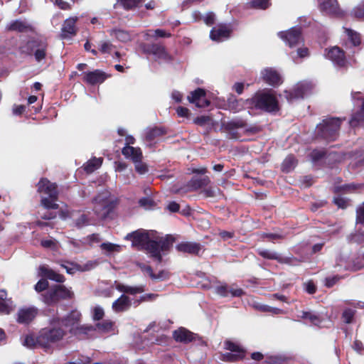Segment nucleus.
I'll list each match as a JSON object with an SVG mask.
<instances>
[{"instance_id":"obj_1","label":"nucleus","mask_w":364,"mask_h":364,"mask_svg":"<svg viewBox=\"0 0 364 364\" xmlns=\"http://www.w3.org/2000/svg\"><path fill=\"white\" fill-rule=\"evenodd\" d=\"M66 335L67 331L58 324V318L53 317L49 320V326L38 332L39 346L46 352L52 350Z\"/></svg>"},{"instance_id":"obj_2","label":"nucleus","mask_w":364,"mask_h":364,"mask_svg":"<svg viewBox=\"0 0 364 364\" xmlns=\"http://www.w3.org/2000/svg\"><path fill=\"white\" fill-rule=\"evenodd\" d=\"M36 186L39 193L48 196V197H41V205L48 210H58L59 208V205L56 203L59 195L58 185L47 178H41Z\"/></svg>"},{"instance_id":"obj_3","label":"nucleus","mask_w":364,"mask_h":364,"mask_svg":"<svg viewBox=\"0 0 364 364\" xmlns=\"http://www.w3.org/2000/svg\"><path fill=\"white\" fill-rule=\"evenodd\" d=\"M342 122L343 119L339 117H328L323 119L316 126V133L317 137L327 141H336L339 136Z\"/></svg>"},{"instance_id":"obj_4","label":"nucleus","mask_w":364,"mask_h":364,"mask_svg":"<svg viewBox=\"0 0 364 364\" xmlns=\"http://www.w3.org/2000/svg\"><path fill=\"white\" fill-rule=\"evenodd\" d=\"M41 296L46 305L55 306L60 301L72 299L74 293L63 284H54Z\"/></svg>"},{"instance_id":"obj_5","label":"nucleus","mask_w":364,"mask_h":364,"mask_svg":"<svg viewBox=\"0 0 364 364\" xmlns=\"http://www.w3.org/2000/svg\"><path fill=\"white\" fill-rule=\"evenodd\" d=\"M93 211L97 218L105 220L115 208V203L110 199L108 192H102L92 199Z\"/></svg>"},{"instance_id":"obj_6","label":"nucleus","mask_w":364,"mask_h":364,"mask_svg":"<svg viewBox=\"0 0 364 364\" xmlns=\"http://www.w3.org/2000/svg\"><path fill=\"white\" fill-rule=\"evenodd\" d=\"M253 103L256 108L268 112L279 110L278 100L272 94L263 92L257 94L253 98Z\"/></svg>"},{"instance_id":"obj_7","label":"nucleus","mask_w":364,"mask_h":364,"mask_svg":"<svg viewBox=\"0 0 364 364\" xmlns=\"http://www.w3.org/2000/svg\"><path fill=\"white\" fill-rule=\"evenodd\" d=\"M141 48L144 53L153 55L156 59L169 61L172 60L171 56L167 52L164 46L160 43H146L141 44Z\"/></svg>"},{"instance_id":"obj_8","label":"nucleus","mask_w":364,"mask_h":364,"mask_svg":"<svg viewBox=\"0 0 364 364\" xmlns=\"http://www.w3.org/2000/svg\"><path fill=\"white\" fill-rule=\"evenodd\" d=\"M278 36L290 48L295 47L304 41L300 27H292L287 31H280Z\"/></svg>"},{"instance_id":"obj_9","label":"nucleus","mask_w":364,"mask_h":364,"mask_svg":"<svg viewBox=\"0 0 364 364\" xmlns=\"http://www.w3.org/2000/svg\"><path fill=\"white\" fill-rule=\"evenodd\" d=\"M150 238L149 232L144 229H138L124 237V240L132 241V247L138 250H141Z\"/></svg>"},{"instance_id":"obj_10","label":"nucleus","mask_w":364,"mask_h":364,"mask_svg":"<svg viewBox=\"0 0 364 364\" xmlns=\"http://www.w3.org/2000/svg\"><path fill=\"white\" fill-rule=\"evenodd\" d=\"M53 318H58V324L68 328V332L70 333V329H75L80 323L82 314L79 311L75 309L63 317L54 316Z\"/></svg>"},{"instance_id":"obj_11","label":"nucleus","mask_w":364,"mask_h":364,"mask_svg":"<svg viewBox=\"0 0 364 364\" xmlns=\"http://www.w3.org/2000/svg\"><path fill=\"white\" fill-rule=\"evenodd\" d=\"M324 55L327 59L331 60L340 68H343L346 65V53L342 48L337 46L326 48Z\"/></svg>"},{"instance_id":"obj_12","label":"nucleus","mask_w":364,"mask_h":364,"mask_svg":"<svg viewBox=\"0 0 364 364\" xmlns=\"http://www.w3.org/2000/svg\"><path fill=\"white\" fill-rule=\"evenodd\" d=\"M38 309L35 306H23L20 308L16 314V322L23 324H30L38 316Z\"/></svg>"},{"instance_id":"obj_13","label":"nucleus","mask_w":364,"mask_h":364,"mask_svg":"<svg viewBox=\"0 0 364 364\" xmlns=\"http://www.w3.org/2000/svg\"><path fill=\"white\" fill-rule=\"evenodd\" d=\"M109 75L103 70L97 69L93 71L85 72L83 73L82 81L90 85H95L103 83L107 78L110 77Z\"/></svg>"},{"instance_id":"obj_14","label":"nucleus","mask_w":364,"mask_h":364,"mask_svg":"<svg viewBox=\"0 0 364 364\" xmlns=\"http://www.w3.org/2000/svg\"><path fill=\"white\" fill-rule=\"evenodd\" d=\"M206 91L203 88L198 87L195 90L190 92L188 96L189 102L195 104L196 107L200 108L207 107L210 105V100L205 98Z\"/></svg>"},{"instance_id":"obj_15","label":"nucleus","mask_w":364,"mask_h":364,"mask_svg":"<svg viewBox=\"0 0 364 364\" xmlns=\"http://www.w3.org/2000/svg\"><path fill=\"white\" fill-rule=\"evenodd\" d=\"M78 18L77 16L70 17L65 19L62 25L60 38L62 39L71 38L76 36L77 33V28L76 22Z\"/></svg>"},{"instance_id":"obj_16","label":"nucleus","mask_w":364,"mask_h":364,"mask_svg":"<svg viewBox=\"0 0 364 364\" xmlns=\"http://www.w3.org/2000/svg\"><path fill=\"white\" fill-rule=\"evenodd\" d=\"M364 190V183H350L333 186L335 194L360 193Z\"/></svg>"},{"instance_id":"obj_17","label":"nucleus","mask_w":364,"mask_h":364,"mask_svg":"<svg viewBox=\"0 0 364 364\" xmlns=\"http://www.w3.org/2000/svg\"><path fill=\"white\" fill-rule=\"evenodd\" d=\"M257 252L264 259L276 260L281 264H292L293 261H298L295 257H282L277 252L265 249L259 248Z\"/></svg>"},{"instance_id":"obj_18","label":"nucleus","mask_w":364,"mask_h":364,"mask_svg":"<svg viewBox=\"0 0 364 364\" xmlns=\"http://www.w3.org/2000/svg\"><path fill=\"white\" fill-rule=\"evenodd\" d=\"M95 332V327L91 324H79L75 329H70V334L79 340L89 339Z\"/></svg>"},{"instance_id":"obj_19","label":"nucleus","mask_w":364,"mask_h":364,"mask_svg":"<svg viewBox=\"0 0 364 364\" xmlns=\"http://www.w3.org/2000/svg\"><path fill=\"white\" fill-rule=\"evenodd\" d=\"M173 338L176 341L182 343H189L198 338V335L190 331L184 327H180L173 331Z\"/></svg>"},{"instance_id":"obj_20","label":"nucleus","mask_w":364,"mask_h":364,"mask_svg":"<svg viewBox=\"0 0 364 364\" xmlns=\"http://www.w3.org/2000/svg\"><path fill=\"white\" fill-rule=\"evenodd\" d=\"M143 247L141 250L146 251L147 254H149L150 257L157 261L158 263L162 262V255L160 253L159 243L158 241L150 238Z\"/></svg>"},{"instance_id":"obj_21","label":"nucleus","mask_w":364,"mask_h":364,"mask_svg":"<svg viewBox=\"0 0 364 364\" xmlns=\"http://www.w3.org/2000/svg\"><path fill=\"white\" fill-rule=\"evenodd\" d=\"M231 30L226 25H220L211 29L210 37L215 41H223L230 37Z\"/></svg>"},{"instance_id":"obj_22","label":"nucleus","mask_w":364,"mask_h":364,"mask_svg":"<svg viewBox=\"0 0 364 364\" xmlns=\"http://www.w3.org/2000/svg\"><path fill=\"white\" fill-rule=\"evenodd\" d=\"M215 293L223 297H227L230 294L232 297H240L244 294L240 288H234L233 286L228 287V284H222L215 287Z\"/></svg>"},{"instance_id":"obj_23","label":"nucleus","mask_w":364,"mask_h":364,"mask_svg":"<svg viewBox=\"0 0 364 364\" xmlns=\"http://www.w3.org/2000/svg\"><path fill=\"white\" fill-rule=\"evenodd\" d=\"M122 154L127 159L132 160L133 163L142 161V151L139 147H133L132 146H125L122 149Z\"/></svg>"},{"instance_id":"obj_24","label":"nucleus","mask_w":364,"mask_h":364,"mask_svg":"<svg viewBox=\"0 0 364 364\" xmlns=\"http://www.w3.org/2000/svg\"><path fill=\"white\" fill-rule=\"evenodd\" d=\"M176 250L183 253L198 255L201 250V245L193 242H183L177 245Z\"/></svg>"},{"instance_id":"obj_25","label":"nucleus","mask_w":364,"mask_h":364,"mask_svg":"<svg viewBox=\"0 0 364 364\" xmlns=\"http://www.w3.org/2000/svg\"><path fill=\"white\" fill-rule=\"evenodd\" d=\"M132 302L129 297L125 294H122L117 300L112 303V309L117 313L124 312L129 309Z\"/></svg>"},{"instance_id":"obj_26","label":"nucleus","mask_w":364,"mask_h":364,"mask_svg":"<svg viewBox=\"0 0 364 364\" xmlns=\"http://www.w3.org/2000/svg\"><path fill=\"white\" fill-rule=\"evenodd\" d=\"M262 77L265 82L272 86H277L282 83L280 75L272 68L265 69L262 72Z\"/></svg>"},{"instance_id":"obj_27","label":"nucleus","mask_w":364,"mask_h":364,"mask_svg":"<svg viewBox=\"0 0 364 364\" xmlns=\"http://www.w3.org/2000/svg\"><path fill=\"white\" fill-rule=\"evenodd\" d=\"M46 41L39 38H33L28 41L23 46H21V51L26 55H33L36 50L41 47Z\"/></svg>"},{"instance_id":"obj_28","label":"nucleus","mask_w":364,"mask_h":364,"mask_svg":"<svg viewBox=\"0 0 364 364\" xmlns=\"http://www.w3.org/2000/svg\"><path fill=\"white\" fill-rule=\"evenodd\" d=\"M319 8L321 11L327 14H336L339 11V5L337 0H321Z\"/></svg>"},{"instance_id":"obj_29","label":"nucleus","mask_w":364,"mask_h":364,"mask_svg":"<svg viewBox=\"0 0 364 364\" xmlns=\"http://www.w3.org/2000/svg\"><path fill=\"white\" fill-rule=\"evenodd\" d=\"M210 183V179L208 176L203 177H193L188 183V186L193 191H197L200 188L206 187Z\"/></svg>"},{"instance_id":"obj_30","label":"nucleus","mask_w":364,"mask_h":364,"mask_svg":"<svg viewBox=\"0 0 364 364\" xmlns=\"http://www.w3.org/2000/svg\"><path fill=\"white\" fill-rule=\"evenodd\" d=\"M40 270L42 275L46 277L48 279L55 281L58 283H63L65 280V278L63 274H60L56 272L55 271L49 269L46 267H41Z\"/></svg>"},{"instance_id":"obj_31","label":"nucleus","mask_w":364,"mask_h":364,"mask_svg":"<svg viewBox=\"0 0 364 364\" xmlns=\"http://www.w3.org/2000/svg\"><path fill=\"white\" fill-rule=\"evenodd\" d=\"M226 109H228L229 111L237 113L241 111L243 109V105L242 103V100H238L237 97L233 95H230L227 100L226 104Z\"/></svg>"},{"instance_id":"obj_32","label":"nucleus","mask_w":364,"mask_h":364,"mask_svg":"<svg viewBox=\"0 0 364 364\" xmlns=\"http://www.w3.org/2000/svg\"><path fill=\"white\" fill-rule=\"evenodd\" d=\"M116 289L120 291L124 294H128L131 295H135L136 294H141L143 293L145 291V286L144 285H139L136 287H131L124 285L123 284H118L116 286Z\"/></svg>"},{"instance_id":"obj_33","label":"nucleus","mask_w":364,"mask_h":364,"mask_svg":"<svg viewBox=\"0 0 364 364\" xmlns=\"http://www.w3.org/2000/svg\"><path fill=\"white\" fill-rule=\"evenodd\" d=\"M300 317L304 320L309 321L311 324L316 326H319L323 321L322 316L319 314L314 313L313 311H303Z\"/></svg>"},{"instance_id":"obj_34","label":"nucleus","mask_w":364,"mask_h":364,"mask_svg":"<svg viewBox=\"0 0 364 364\" xmlns=\"http://www.w3.org/2000/svg\"><path fill=\"white\" fill-rule=\"evenodd\" d=\"M345 33L348 37V41L353 47H358L362 43L361 34L351 28H345Z\"/></svg>"},{"instance_id":"obj_35","label":"nucleus","mask_w":364,"mask_h":364,"mask_svg":"<svg viewBox=\"0 0 364 364\" xmlns=\"http://www.w3.org/2000/svg\"><path fill=\"white\" fill-rule=\"evenodd\" d=\"M102 158L94 157L83 164L82 168L87 173L90 174L98 169L102 164Z\"/></svg>"},{"instance_id":"obj_36","label":"nucleus","mask_w":364,"mask_h":364,"mask_svg":"<svg viewBox=\"0 0 364 364\" xmlns=\"http://www.w3.org/2000/svg\"><path fill=\"white\" fill-rule=\"evenodd\" d=\"M247 126V121L242 118H235L223 124V128L225 131L245 128Z\"/></svg>"},{"instance_id":"obj_37","label":"nucleus","mask_w":364,"mask_h":364,"mask_svg":"<svg viewBox=\"0 0 364 364\" xmlns=\"http://www.w3.org/2000/svg\"><path fill=\"white\" fill-rule=\"evenodd\" d=\"M306 87L304 85H299L295 87L292 90L287 92V98L289 100L302 99L304 98L306 92Z\"/></svg>"},{"instance_id":"obj_38","label":"nucleus","mask_w":364,"mask_h":364,"mask_svg":"<svg viewBox=\"0 0 364 364\" xmlns=\"http://www.w3.org/2000/svg\"><path fill=\"white\" fill-rule=\"evenodd\" d=\"M272 0H247V5L250 9L257 10H266L272 5Z\"/></svg>"},{"instance_id":"obj_39","label":"nucleus","mask_w":364,"mask_h":364,"mask_svg":"<svg viewBox=\"0 0 364 364\" xmlns=\"http://www.w3.org/2000/svg\"><path fill=\"white\" fill-rule=\"evenodd\" d=\"M296 164L297 160L296 157L292 154L288 155L282 164L281 170L284 173H289L294 169Z\"/></svg>"},{"instance_id":"obj_40","label":"nucleus","mask_w":364,"mask_h":364,"mask_svg":"<svg viewBox=\"0 0 364 364\" xmlns=\"http://www.w3.org/2000/svg\"><path fill=\"white\" fill-rule=\"evenodd\" d=\"M166 134V130L163 127H155L149 129L146 132L145 138L148 141H152L159 136H162Z\"/></svg>"},{"instance_id":"obj_41","label":"nucleus","mask_w":364,"mask_h":364,"mask_svg":"<svg viewBox=\"0 0 364 364\" xmlns=\"http://www.w3.org/2000/svg\"><path fill=\"white\" fill-rule=\"evenodd\" d=\"M7 28L9 31L23 33L31 30V26L26 22L20 20H16L11 22Z\"/></svg>"},{"instance_id":"obj_42","label":"nucleus","mask_w":364,"mask_h":364,"mask_svg":"<svg viewBox=\"0 0 364 364\" xmlns=\"http://www.w3.org/2000/svg\"><path fill=\"white\" fill-rule=\"evenodd\" d=\"M245 354L227 352L220 355V359L224 362L235 363L245 358Z\"/></svg>"},{"instance_id":"obj_43","label":"nucleus","mask_w":364,"mask_h":364,"mask_svg":"<svg viewBox=\"0 0 364 364\" xmlns=\"http://www.w3.org/2000/svg\"><path fill=\"white\" fill-rule=\"evenodd\" d=\"M349 124L353 128L364 124V111L360 109L353 114L349 121Z\"/></svg>"},{"instance_id":"obj_44","label":"nucleus","mask_w":364,"mask_h":364,"mask_svg":"<svg viewBox=\"0 0 364 364\" xmlns=\"http://www.w3.org/2000/svg\"><path fill=\"white\" fill-rule=\"evenodd\" d=\"M224 348L227 350H229L232 353L245 354L247 351L245 348H243L240 345L237 343L232 342L230 340H226L224 342Z\"/></svg>"},{"instance_id":"obj_45","label":"nucleus","mask_w":364,"mask_h":364,"mask_svg":"<svg viewBox=\"0 0 364 364\" xmlns=\"http://www.w3.org/2000/svg\"><path fill=\"white\" fill-rule=\"evenodd\" d=\"M350 16L358 21H364V1L359 3L353 8Z\"/></svg>"},{"instance_id":"obj_46","label":"nucleus","mask_w":364,"mask_h":364,"mask_svg":"<svg viewBox=\"0 0 364 364\" xmlns=\"http://www.w3.org/2000/svg\"><path fill=\"white\" fill-rule=\"evenodd\" d=\"M110 35L114 36L121 42H127L131 40L130 34L122 29H112L110 31Z\"/></svg>"},{"instance_id":"obj_47","label":"nucleus","mask_w":364,"mask_h":364,"mask_svg":"<svg viewBox=\"0 0 364 364\" xmlns=\"http://www.w3.org/2000/svg\"><path fill=\"white\" fill-rule=\"evenodd\" d=\"M138 203L140 207L146 210H154L157 205L154 200L150 197L140 198Z\"/></svg>"},{"instance_id":"obj_48","label":"nucleus","mask_w":364,"mask_h":364,"mask_svg":"<svg viewBox=\"0 0 364 364\" xmlns=\"http://www.w3.org/2000/svg\"><path fill=\"white\" fill-rule=\"evenodd\" d=\"M289 358L284 355H269L265 358V363L267 364H287Z\"/></svg>"},{"instance_id":"obj_49","label":"nucleus","mask_w":364,"mask_h":364,"mask_svg":"<svg viewBox=\"0 0 364 364\" xmlns=\"http://www.w3.org/2000/svg\"><path fill=\"white\" fill-rule=\"evenodd\" d=\"M255 308L261 312H269L272 314H281L283 313V310L279 308L272 307L270 306L262 304H257Z\"/></svg>"},{"instance_id":"obj_50","label":"nucleus","mask_w":364,"mask_h":364,"mask_svg":"<svg viewBox=\"0 0 364 364\" xmlns=\"http://www.w3.org/2000/svg\"><path fill=\"white\" fill-rule=\"evenodd\" d=\"M356 314V310L346 308L343 310L341 314V318L345 323H352L354 321V317Z\"/></svg>"},{"instance_id":"obj_51","label":"nucleus","mask_w":364,"mask_h":364,"mask_svg":"<svg viewBox=\"0 0 364 364\" xmlns=\"http://www.w3.org/2000/svg\"><path fill=\"white\" fill-rule=\"evenodd\" d=\"M114 324V323L110 320H104L97 323L95 327L103 333H108L112 330Z\"/></svg>"},{"instance_id":"obj_52","label":"nucleus","mask_w":364,"mask_h":364,"mask_svg":"<svg viewBox=\"0 0 364 364\" xmlns=\"http://www.w3.org/2000/svg\"><path fill=\"white\" fill-rule=\"evenodd\" d=\"M117 2L122 6L126 11L132 10L138 6L139 0H117Z\"/></svg>"},{"instance_id":"obj_53","label":"nucleus","mask_w":364,"mask_h":364,"mask_svg":"<svg viewBox=\"0 0 364 364\" xmlns=\"http://www.w3.org/2000/svg\"><path fill=\"white\" fill-rule=\"evenodd\" d=\"M23 345L30 348H34L37 346H39L38 334L36 337L32 335L26 336Z\"/></svg>"},{"instance_id":"obj_54","label":"nucleus","mask_w":364,"mask_h":364,"mask_svg":"<svg viewBox=\"0 0 364 364\" xmlns=\"http://www.w3.org/2000/svg\"><path fill=\"white\" fill-rule=\"evenodd\" d=\"M350 200L341 196L334 197L333 203L341 209H346L350 205Z\"/></svg>"},{"instance_id":"obj_55","label":"nucleus","mask_w":364,"mask_h":364,"mask_svg":"<svg viewBox=\"0 0 364 364\" xmlns=\"http://www.w3.org/2000/svg\"><path fill=\"white\" fill-rule=\"evenodd\" d=\"M48 43L46 42L41 47L38 48L35 53H33L35 59L38 62L43 60L47 53Z\"/></svg>"},{"instance_id":"obj_56","label":"nucleus","mask_w":364,"mask_h":364,"mask_svg":"<svg viewBox=\"0 0 364 364\" xmlns=\"http://www.w3.org/2000/svg\"><path fill=\"white\" fill-rule=\"evenodd\" d=\"M355 213L356 224L364 225V201L356 208Z\"/></svg>"},{"instance_id":"obj_57","label":"nucleus","mask_w":364,"mask_h":364,"mask_svg":"<svg viewBox=\"0 0 364 364\" xmlns=\"http://www.w3.org/2000/svg\"><path fill=\"white\" fill-rule=\"evenodd\" d=\"M351 243L362 245L364 243V231L358 230L350 237Z\"/></svg>"},{"instance_id":"obj_58","label":"nucleus","mask_w":364,"mask_h":364,"mask_svg":"<svg viewBox=\"0 0 364 364\" xmlns=\"http://www.w3.org/2000/svg\"><path fill=\"white\" fill-rule=\"evenodd\" d=\"M326 151L325 150L314 149L311 152V158L314 162H317L325 157Z\"/></svg>"},{"instance_id":"obj_59","label":"nucleus","mask_w":364,"mask_h":364,"mask_svg":"<svg viewBox=\"0 0 364 364\" xmlns=\"http://www.w3.org/2000/svg\"><path fill=\"white\" fill-rule=\"evenodd\" d=\"M41 245L44 248L55 250L57 249V241L54 239H43Z\"/></svg>"},{"instance_id":"obj_60","label":"nucleus","mask_w":364,"mask_h":364,"mask_svg":"<svg viewBox=\"0 0 364 364\" xmlns=\"http://www.w3.org/2000/svg\"><path fill=\"white\" fill-rule=\"evenodd\" d=\"M114 46L109 41H103L100 43L99 50L102 53L109 54L112 51Z\"/></svg>"},{"instance_id":"obj_61","label":"nucleus","mask_w":364,"mask_h":364,"mask_svg":"<svg viewBox=\"0 0 364 364\" xmlns=\"http://www.w3.org/2000/svg\"><path fill=\"white\" fill-rule=\"evenodd\" d=\"M158 242L159 243V250L161 252L168 251L170 249L172 244V240H169L168 237H166L161 238L159 241H158Z\"/></svg>"},{"instance_id":"obj_62","label":"nucleus","mask_w":364,"mask_h":364,"mask_svg":"<svg viewBox=\"0 0 364 364\" xmlns=\"http://www.w3.org/2000/svg\"><path fill=\"white\" fill-rule=\"evenodd\" d=\"M49 283L46 279H40L36 284L35 285V290L37 292H41L43 291H47L50 287H48Z\"/></svg>"},{"instance_id":"obj_63","label":"nucleus","mask_w":364,"mask_h":364,"mask_svg":"<svg viewBox=\"0 0 364 364\" xmlns=\"http://www.w3.org/2000/svg\"><path fill=\"white\" fill-rule=\"evenodd\" d=\"M210 121H211L210 117L202 115V116L196 117L193 119V123L198 126L203 127L205 124H208Z\"/></svg>"},{"instance_id":"obj_64","label":"nucleus","mask_w":364,"mask_h":364,"mask_svg":"<svg viewBox=\"0 0 364 364\" xmlns=\"http://www.w3.org/2000/svg\"><path fill=\"white\" fill-rule=\"evenodd\" d=\"M170 277V274L166 270H161L158 274H155L151 275V279L153 280H167Z\"/></svg>"}]
</instances>
